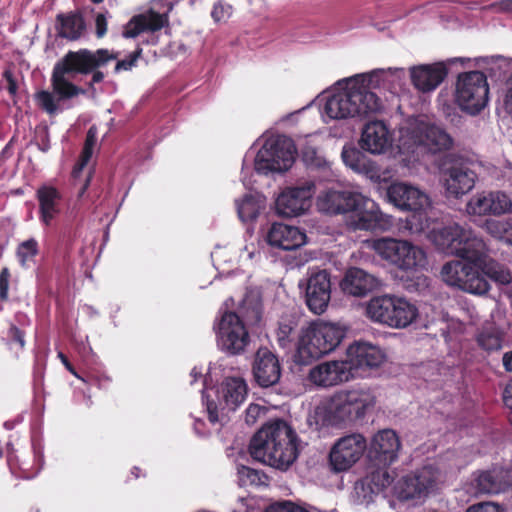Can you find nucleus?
<instances>
[{"label": "nucleus", "mask_w": 512, "mask_h": 512, "mask_svg": "<svg viewBox=\"0 0 512 512\" xmlns=\"http://www.w3.org/2000/svg\"><path fill=\"white\" fill-rule=\"evenodd\" d=\"M380 286L381 281L375 275L356 267L348 269L340 282L342 291L355 297H363Z\"/></svg>", "instance_id": "4be33fe9"}, {"label": "nucleus", "mask_w": 512, "mask_h": 512, "mask_svg": "<svg viewBox=\"0 0 512 512\" xmlns=\"http://www.w3.org/2000/svg\"><path fill=\"white\" fill-rule=\"evenodd\" d=\"M418 479L413 474L403 477L396 486L398 497L402 500L420 498V489L417 487Z\"/></svg>", "instance_id": "ea45409f"}, {"label": "nucleus", "mask_w": 512, "mask_h": 512, "mask_svg": "<svg viewBox=\"0 0 512 512\" xmlns=\"http://www.w3.org/2000/svg\"><path fill=\"white\" fill-rule=\"evenodd\" d=\"M347 225L354 230H373L377 227L380 216L373 201L360 195L355 207L348 211Z\"/></svg>", "instance_id": "393cba45"}, {"label": "nucleus", "mask_w": 512, "mask_h": 512, "mask_svg": "<svg viewBox=\"0 0 512 512\" xmlns=\"http://www.w3.org/2000/svg\"><path fill=\"white\" fill-rule=\"evenodd\" d=\"M116 57L106 49H99L96 52L87 49L69 51L54 66L51 77L53 93L58 96V100L84 94L85 90L71 82L70 79L73 75L76 73L88 74Z\"/></svg>", "instance_id": "7ed1b4c3"}, {"label": "nucleus", "mask_w": 512, "mask_h": 512, "mask_svg": "<svg viewBox=\"0 0 512 512\" xmlns=\"http://www.w3.org/2000/svg\"><path fill=\"white\" fill-rule=\"evenodd\" d=\"M37 251V242L34 239L22 242L17 250L21 265L25 266L26 262L37 254Z\"/></svg>", "instance_id": "de8ad7c7"}, {"label": "nucleus", "mask_w": 512, "mask_h": 512, "mask_svg": "<svg viewBox=\"0 0 512 512\" xmlns=\"http://www.w3.org/2000/svg\"><path fill=\"white\" fill-rule=\"evenodd\" d=\"M478 494H498L512 486V469L493 467L479 471L473 482Z\"/></svg>", "instance_id": "aec40b11"}, {"label": "nucleus", "mask_w": 512, "mask_h": 512, "mask_svg": "<svg viewBox=\"0 0 512 512\" xmlns=\"http://www.w3.org/2000/svg\"><path fill=\"white\" fill-rule=\"evenodd\" d=\"M493 8L501 10V11L512 12V0L501 1L498 4L493 5Z\"/></svg>", "instance_id": "338daca9"}, {"label": "nucleus", "mask_w": 512, "mask_h": 512, "mask_svg": "<svg viewBox=\"0 0 512 512\" xmlns=\"http://www.w3.org/2000/svg\"><path fill=\"white\" fill-rule=\"evenodd\" d=\"M39 105L50 115L57 112L58 106L54 95L48 91H41L36 95Z\"/></svg>", "instance_id": "09e8293b"}, {"label": "nucleus", "mask_w": 512, "mask_h": 512, "mask_svg": "<svg viewBox=\"0 0 512 512\" xmlns=\"http://www.w3.org/2000/svg\"><path fill=\"white\" fill-rule=\"evenodd\" d=\"M141 53H142V49L139 48L130 55L129 59L118 61L115 66V71L118 72L122 69L128 70L131 67H133L135 65L137 59L140 57Z\"/></svg>", "instance_id": "6e6d98bb"}, {"label": "nucleus", "mask_w": 512, "mask_h": 512, "mask_svg": "<svg viewBox=\"0 0 512 512\" xmlns=\"http://www.w3.org/2000/svg\"><path fill=\"white\" fill-rule=\"evenodd\" d=\"M483 272L490 279L500 284H508L511 281V274L509 270L494 261H490L485 264Z\"/></svg>", "instance_id": "37998d69"}, {"label": "nucleus", "mask_w": 512, "mask_h": 512, "mask_svg": "<svg viewBox=\"0 0 512 512\" xmlns=\"http://www.w3.org/2000/svg\"><path fill=\"white\" fill-rule=\"evenodd\" d=\"M366 447V439L360 433H352L339 438L329 452L331 469L335 472L349 470L361 459Z\"/></svg>", "instance_id": "f8f14e48"}, {"label": "nucleus", "mask_w": 512, "mask_h": 512, "mask_svg": "<svg viewBox=\"0 0 512 512\" xmlns=\"http://www.w3.org/2000/svg\"><path fill=\"white\" fill-rule=\"evenodd\" d=\"M298 438L294 430L283 420L263 425L252 437L250 455L279 470H287L298 457Z\"/></svg>", "instance_id": "f03ea898"}, {"label": "nucleus", "mask_w": 512, "mask_h": 512, "mask_svg": "<svg viewBox=\"0 0 512 512\" xmlns=\"http://www.w3.org/2000/svg\"><path fill=\"white\" fill-rule=\"evenodd\" d=\"M463 226L453 223L447 226L434 228L429 232L430 241L440 250L450 249L454 254V249L459 244L460 235Z\"/></svg>", "instance_id": "2f4dec72"}, {"label": "nucleus", "mask_w": 512, "mask_h": 512, "mask_svg": "<svg viewBox=\"0 0 512 512\" xmlns=\"http://www.w3.org/2000/svg\"><path fill=\"white\" fill-rule=\"evenodd\" d=\"M474 162L461 156H450L449 164L443 170L446 191L455 197L466 194L475 185L477 174Z\"/></svg>", "instance_id": "ddd939ff"}, {"label": "nucleus", "mask_w": 512, "mask_h": 512, "mask_svg": "<svg viewBox=\"0 0 512 512\" xmlns=\"http://www.w3.org/2000/svg\"><path fill=\"white\" fill-rule=\"evenodd\" d=\"M447 70L442 63L419 65L410 69L413 85L422 92L434 90L444 80Z\"/></svg>", "instance_id": "c85d7f7f"}, {"label": "nucleus", "mask_w": 512, "mask_h": 512, "mask_svg": "<svg viewBox=\"0 0 512 512\" xmlns=\"http://www.w3.org/2000/svg\"><path fill=\"white\" fill-rule=\"evenodd\" d=\"M296 149L292 139L284 135L266 139L255 158V170L262 174L282 172L291 167Z\"/></svg>", "instance_id": "9d476101"}, {"label": "nucleus", "mask_w": 512, "mask_h": 512, "mask_svg": "<svg viewBox=\"0 0 512 512\" xmlns=\"http://www.w3.org/2000/svg\"><path fill=\"white\" fill-rule=\"evenodd\" d=\"M465 512H504V509L495 502H481L471 505Z\"/></svg>", "instance_id": "864d4df0"}, {"label": "nucleus", "mask_w": 512, "mask_h": 512, "mask_svg": "<svg viewBox=\"0 0 512 512\" xmlns=\"http://www.w3.org/2000/svg\"><path fill=\"white\" fill-rule=\"evenodd\" d=\"M489 252L490 248L483 237L470 227H463L459 244L454 249V255L479 265L488 256Z\"/></svg>", "instance_id": "412c9836"}, {"label": "nucleus", "mask_w": 512, "mask_h": 512, "mask_svg": "<svg viewBox=\"0 0 512 512\" xmlns=\"http://www.w3.org/2000/svg\"><path fill=\"white\" fill-rule=\"evenodd\" d=\"M359 200L360 194L329 190L318 196L317 208L327 214L348 213L351 207L357 205Z\"/></svg>", "instance_id": "a878e982"}, {"label": "nucleus", "mask_w": 512, "mask_h": 512, "mask_svg": "<svg viewBox=\"0 0 512 512\" xmlns=\"http://www.w3.org/2000/svg\"><path fill=\"white\" fill-rule=\"evenodd\" d=\"M488 210L485 191L473 195L466 204V212L470 216H491Z\"/></svg>", "instance_id": "a19ab883"}, {"label": "nucleus", "mask_w": 512, "mask_h": 512, "mask_svg": "<svg viewBox=\"0 0 512 512\" xmlns=\"http://www.w3.org/2000/svg\"><path fill=\"white\" fill-rule=\"evenodd\" d=\"M353 377L351 366L345 361H327L310 369L308 378L316 386L332 387Z\"/></svg>", "instance_id": "a211bd4d"}, {"label": "nucleus", "mask_w": 512, "mask_h": 512, "mask_svg": "<svg viewBox=\"0 0 512 512\" xmlns=\"http://www.w3.org/2000/svg\"><path fill=\"white\" fill-rule=\"evenodd\" d=\"M367 248L374 251L382 260L403 271H415L426 265L425 251L408 240L383 237L366 240Z\"/></svg>", "instance_id": "423d86ee"}, {"label": "nucleus", "mask_w": 512, "mask_h": 512, "mask_svg": "<svg viewBox=\"0 0 512 512\" xmlns=\"http://www.w3.org/2000/svg\"><path fill=\"white\" fill-rule=\"evenodd\" d=\"M135 21L141 23L144 30L158 31L165 26L167 18L164 14L150 11L147 14L135 17Z\"/></svg>", "instance_id": "79ce46f5"}, {"label": "nucleus", "mask_w": 512, "mask_h": 512, "mask_svg": "<svg viewBox=\"0 0 512 512\" xmlns=\"http://www.w3.org/2000/svg\"><path fill=\"white\" fill-rule=\"evenodd\" d=\"M481 228L492 238L512 247V220L511 219H486Z\"/></svg>", "instance_id": "f704fd0d"}, {"label": "nucleus", "mask_w": 512, "mask_h": 512, "mask_svg": "<svg viewBox=\"0 0 512 512\" xmlns=\"http://www.w3.org/2000/svg\"><path fill=\"white\" fill-rule=\"evenodd\" d=\"M366 315L374 322L401 329L416 320L418 309L404 298L383 295L373 297L367 302Z\"/></svg>", "instance_id": "6e6552de"}, {"label": "nucleus", "mask_w": 512, "mask_h": 512, "mask_svg": "<svg viewBox=\"0 0 512 512\" xmlns=\"http://www.w3.org/2000/svg\"><path fill=\"white\" fill-rule=\"evenodd\" d=\"M385 361L383 351L367 342H356L347 349V360L351 366V372L354 369L377 368Z\"/></svg>", "instance_id": "5701e85b"}, {"label": "nucleus", "mask_w": 512, "mask_h": 512, "mask_svg": "<svg viewBox=\"0 0 512 512\" xmlns=\"http://www.w3.org/2000/svg\"><path fill=\"white\" fill-rule=\"evenodd\" d=\"M382 74L373 72L347 80L327 98L324 113L330 119H345L380 111L382 101L373 90L379 87Z\"/></svg>", "instance_id": "f257e3e1"}, {"label": "nucleus", "mask_w": 512, "mask_h": 512, "mask_svg": "<svg viewBox=\"0 0 512 512\" xmlns=\"http://www.w3.org/2000/svg\"><path fill=\"white\" fill-rule=\"evenodd\" d=\"M455 102L469 115L479 114L489 101V84L481 71L460 73L455 84Z\"/></svg>", "instance_id": "1a4fd4ad"}, {"label": "nucleus", "mask_w": 512, "mask_h": 512, "mask_svg": "<svg viewBox=\"0 0 512 512\" xmlns=\"http://www.w3.org/2000/svg\"><path fill=\"white\" fill-rule=\"evenodd\" d=\"M290 501L276 502L265 509L264 512H289Z\"/></svg>", "instance_id": "e2e57ef3"}, {"label": "nucleus", "mask_w": 512, "mask_h": 512, "mask_svg": "<svg viewBox=\"0 0 512 512\" xmlns=\"http://www.w3.org/2000/svg\"><path fill=\"white\" fill-rule=\"evenodd\" d=\"M248 385L242 377H226L219 388L222 410L235 411L246 399Z\"/></svg>", "instance_id": "cd10ccee"}, {"label": "nucleus", "mask_w": 512, "mask_h": 512, "mask_svg": "<svg viewBox=\"0 0 512 512\" xmlns=\"http://www.w3.org/2000/svg\"><path fill=\"white\" fill-rule=\"evenodd\" d=\"M96 34L99 38L103 37L107 31V21L104 14H98L95 19Z\"/></svg>", "instance_id": "680f3d73"}, {"label": "nucleus", "mask_w": 512, "mask_h": 512, "mask_svg": "<svg viewBox=\"0 0 512 512\" xmlns=\"http://www.w3.org/2000/svg\"><path fill=\"white\" fill-rule=\"evenodd\" d=\"M331 298V280L326 270L312 273L305 286V301L308 308L317 315L324 313Z\"/></svg>", "instance_id": "f3484780"}, {"label": "nucleus", "mask_w": 512, "mask_h": 512, "mask_svg": "<svg viewBox=\"0 0 512 512\" xmlns=\"http://www.w3.org/2000/svg\"><path fill=\"white\" fill-rule=\"evenodd\" d=\"M264 201L260 195L246 194L236 201L238 216L242 221H250L257 218L263 208Z\"/></svg>", "instance_id": "4c0bfd02"}, {"label": "nucleus", "mask_w": 512, "mask_h": 512, "mask_svg": "<svg viewBox=\"0 0 512 512\" xmlns=\"http://www.w3.org/2000/svg\"><path fill=\"white\" fill-rule=\"evenodd\" d=\"M268 243L282 250H294L306 241V235L297 227L274 223L267 234Z\"/></svg>", "instance_id": "bb28decb"}, {"label": "nucleus", "mask_w": 512, "mask_h": 512, "mask_svg": "<svg viewBox=\"0 0 512 512\" xmlns=\"http://www.w3.org/2000/svg\"><path fill=\"white\" fill-rule=\"evenodd\" d=\"M362 148L372 154L385 153L392 146V134L382 121H372L365 125L361 136Z\"/></svg>", "instance_id": "b1692460"}, {"label": "nucleus", "mask_w": 512, "mask_h": 512, "mask_svg": "<svg viewBox=\"0 0 512 512\" xmlns=\"http://www.w3.org/2000/svg\"><path fill=\"white\" fill-rule=\"evenodd\" d=\"M37 199L42 221L49 225L54 217L59 213L58 200L60 194L56 188L51 186H41L37 190Z\"/></svg>", "instance_id": "473e14b6"}, {"label": "nucleus", "mask_w": 512, "mask_h": 512, "mask_svg": "<svg viewBox=\"0 0 512 512\" xmlns=\"http://www.w3.org/2000/svg\"><path fill=\"white\" fill-rule=\"evenodd\" d=\"M503 365L507 371H512V351L506 352L503 355Z\"/></svg>", "instance_id": "774afa93"}, {"label": "nucleus", "mask_w": 512, "mask_h": 512, "mask_svg": "<svg viewBox=\"0 0 512 512\" xmlns=\"http://www.w3.org/2000/svg\"><path fill=\"white\" fill-rule=\"evenodd\" d=\"M239 475L241 481L244 484H246L247 482H249L250 484H254L260 480L258 472L248 467H242L239 470Z\"/></svg>", "instance_id": "4d7b16f0"}, {"label": "nucleus", "mask_w": 512, "mask_h": 512, "mask_svg": "<svg viewBox=\"0 0 512 512\" xmlns=\"http://www.w3.org/2000/svg\"><path fill=\"white\" fill-rule=\"evenodd\" d=\"M387 198L395 207L405 211H422L430 206L426 192L405 182L392 183L387 189Z\"/></svg>", "instance_id": "dca6fc26"}, {"label": "nucleus", "mask_w": 512, "mask_h": 512, "mask_svg": "<svg viewBox=\"0 0 512 512\" xmlns=\"http://www.w3.org/2000/svg\"><path fill=\"white\" fill-rule=\"evenodd\" d=\"M503 106L505 111L512 116V74L506 81V92L504 96Z\"/></svg>", "instance_id": "bf43d9fd"}, {"label": "nucleus", "mask_w": 512, "mask_h": 512, "mask_svg": "<svg viewBox=\"0 0 512 512\" xmlns=\"http://www.w3.org/2000/svg\"><path fill=\"white\" fill-rule=\"evenodd\" d=\"M345 331L334 323L315 322L303 330L294 362L307 365L335 350L344 338Z\"/></svg>", "instance_id": "39448f33"}, {"label": "nucleus", "mask_w": 512, "mask_h": 512, "mask_svg": "<svg viewBox=\"0 0 512 512\" xmlns=\"http://www.w3.org/2000/svg\"><path fill=\"white\" fill-rule=\"evenodd\" d=\"M364 166L365 168H363V170H360L359 172L364 173L371 180L375 182L387 180V173L381 172L380 169L374 163L367 160Z\"/></svg>", "instance_id": "3c124183"}, {"label": "nucleus", "mask_w": 512, "mask_h": 512, "mask_svg": "<svg viewBox=\"0 0 512 512\" xmlns=\"http://www.w3.org/2000/svg\"><path fill=\"white\" fill-rule=\"evenodd\" d=\"M252 372L255 381L261 387L275 385L281 376V367L277 356L267 347H260L254 356Z\"/></svg>", "instance_id": "6ab92c4d"}, {"label": "nucleus", "mask_w": 512, "mask_h": 512, "mask_svg": "<svg viewBox=\"0 0 512 512\" xmlns=\"http://www.w3.org/2000/svg\"><path fill=\"white\" fill-rule=\"evenodd\" d=\"M491 216H502L512 212V199L502 191H485Z\"/></svg>", "instance_id": "58836bf2"}, {"label": "nucleus", "mask_w": 512, "mask_h": 512, "mask_svg": "<svg viewBox=\"0 0 512 512\" xmlns=\"http://www.w3.org/2000/svg\"><path fill=\"white\" fill-rule=\"evenodd\" d=\"M268 408L258 403H251L245 410L244 421L247 425H254L258 420L265 418Z\"/></svg>", "instance_id": "49530a36"}, {"label": "nucleus", "mask_w": 512, "mask_h": 512, "mask_svg": "<svg viewBox=\"0 0 512 512\" xmlns=\"http://www.w3.org/2000/svg\"><path fill=\"white\" fill-rule=\"evenodd\" d=\"M217 336L220 346L230 354H240L249 343V334L240 316L233 312L222 315Z\"/></svg>", "instance_id": "4468645a"}, {"label": "nucleus", "mask_w": 512, "mask_h": 512, "mask_svg": "<svg viewBox=\"0 0 512 512\" xmlns=\"http://www.w3.org/2000/svg\"><path fill=\"white\" fill-rule=\"evenodd\" d=\"M302 154L303 160L308 166L320 168L325 165V160L313 147H305Z\"/></svg>", "instance_id": "8fccbe9b"}, {"label": "nucleus", "mask_w": 512, "mask_h": 512, "mask_svg": "<svg viewBox=\"0 0 512 512\" xmlns=\"http://www.w3.org/2000/svg\"><path fill=\"white\" fill-rule=\"evenodd\" d=\"M440 277L447 285L468 293L481 295L489 290L479 265L461 258L446 262L441 268Z\"/></svg>", "instance_id": "9b49d317"}, {"label": "nucleus", "mask_w": 512, "mask_h": 512, "mask_svg": "<svg viewBox=\"0 0 512 512\" xmlns=\"http://www.w3.org/2000/svg\"><path fill=\"white\" fill-rule=\"evenodd\" d=\"M400 133V145L407 151L422 147L428 152L437 153L453 145L451 136L444 129L423 118L410 119Z\"/></svg>", "instance_id": "0eeeda50"}, {"label": "nucleus", "mask_w": 512, "mask_h": 512, "mask_svg": "<svg viewBox=\"0 0 512 512\" xmlns=\"http://www.w3.org/2000/svg\"><path fill=\"white\" fill-rule=\"evenodd\" d=\"M57 23L58 35L71 41L79 39L85 31L83 18L78 14H60Z\"/></svg>", "instance_id": "72a5a7b5"}, {"label": "nucleus", "mask_w": 512, "mask_h": 512, "mask_svg": "<svg viewBox=\"0 0 512 512\" xmlns=\"http://www.w3.org/2000/svg\"><path fill=\"white\" fill-rule=\"evenodd\" d=\"M313 182H305L301 186L286 188L276 200V210L284 217H295L306 212L311 206L314 194Z\"/></svg>", "instance_id": "2eb2a0df"}, {"label": "nucleus", "mask_w": 512, "mask_h": 512, "mask_svg": "<svg viewBox=\"0 0 512 512\" xmlns=\"http://www.w3.org/2000/svg\"><path fill=\"white\" fill-rule=\"evenodd\" d=\"M400 449V440L391 429L378 432L372 440L371 450L377 454L379 461L389 464L397 458Z\"/></svg>", "instance_id": "7c9ffc66"}, {"label": "nucleus", "mask_w": 512, "mask_h": 512, "mask_svg": "<svg viewBox=\"0 0 512 512\" xmlns=\"http://www.w3.org/2000/svg\"><path fill=\"white\" fill-rule=\"evenodd\" d=\"M96 135H97L96 127L95 126L90 127L87 132L84 149H83V152L81 155V156H84V162L89 161L92 156L93 148L96 143Z\"/></svg>", "instance_id": "603ef678"}, {"label": "nucleus", "mask_w": 512, "mask_h": 512, "mask_svg": "<svg viewBox=\"0 0 512 512\" xmlns=\"http://www.w3.org/2000/svg\"><path fill=\"white\" fill-rule=\"evenodd\" d=\"M207 412H208L209 420L212 423H216V422L220 421L219 411H218L217 405L214 402L207 403Z\"/></svg>", "instance_id": "0e129e2a"}, {"label": "nucleus", "mask_w": 512, "mask_h": 512, "mask_svg": "<svg viewBox=\"0 0 512 512\" xmlns=\"http://www.w3.org/2000/svg\"><path fill=\"white\" fill-rule=\"evenodd\" d=\"M240 318L249 324H257L261 320L262 303L260 293L256 290L248 291L239 307Z\"/></svg>", "instance_id": "c9c22d12"}, {"label": "nucleus", "mask_w": 512, "mask_h": 512, "mask_svg": "<svg viewBox=\"0 0 512 512\" xmlns=\"http://www.w3.org/2000/svg\"><path fill=\"white\" fill-rule=\"evenodd\" d=\"M231 11V6L217 3L214 5L211 15L216 22H221L230 17Z\"/></svg>", "instance_id": "5fc2aeb1"}, {"label": "nucleus", "mask_w": 512, "mask_h": 512, "mask_svg": "<svg viewBox=\"0 0 512 512\" xmlns=\"http://www.w3.org/2000/svg\"><path fill=\"white\" fill-rule=\"evenodd\" d=\"M131 24H134V27L129 28L124 32V37H126V38H134L137 35H139L142 31H144V28H142L141 23H137L135 21V18L133 19Z\"/></svg>", "instance_id": "69168bd1"}, {"label": "nucleus", "mask_w": 512, "mask_h": 512, "mask_svg": "<svg viewBox=\"0 0 512 512\" xmlns=\"http://www.w3.org/2000/svg\"><path fill=\"white\" fill-rule=\"evenodd\" d=\"M10 272L8 268H3L0 273V298L7 299Z\"/></svg>", "instance_id": "13d9d810"}, {"label": "nucleus", "mask_w": 512, "mask_h": 512, "mask_svg": "<svg viewBox=\"0 0 512 512\" xmlns=\"http://www.w3.org/2000/svg\"><path fill=\"white\" fill-rule=\"evenodd\" d=\"M342 159L347 166L357 172L365 168L364 164L367 161L359 150L351 147H345L343 149Z\"/></svg>", "instance_id": "a18cd8bd"}, {"label": "nucleus", "mask_w": 512, "mask_h": 512, "mask_svg": "<svg viewBox=\"0 0 512 512\" xmlns=\"http://www.w3.org/2000/svg\"><path fill=\"white\" fill-rule=\"evenodd\" d=\"M504 332L494 324L484 325L477 334L478 345L487 352L502 348Z\"/></svg>", "instance_id": "e433bc0d"}, {"label": "nucleus", "mask_w": 512, "mask_h": 512, "mask_svg": "<svg viewBox=\"0 0 512 512\" xmlns=\"http://www.w3.org/2000/svg\"><path fill=\"white\" fill-rule=\"evenodd\" d=\"M422 483L426 486L428 494L437 489L441 481V473L433 466H424L419 469Z\"/></svg>", "instance_id": "c03bdc74"}, {"label": "nucleus", "mask_w": 512, "mask_h": 512, "mask_svg": "<svg viewBox=\"0 0 512 512\" xmlns=\"http://www.w3.org/2000/svg\"><path fill=\"white\" fill-rule=\"evenodd\" d=\"M294 330V326L291 322L281 323L278 328V339L280 342H284L289 339L291 333Z\"/></svg>", "instance_id": "052dcab7"}, {"label": "nucleus", "mask_w": 512, "mask_h": 512, "mask_svg": "<svg viewBox=\"0 0 512 512\" xmlns=\"http://www.w3.org/2000/svg\"><path fill=\"white\" fill-rule=\"evenodd\" d=\"M391 479L387 471H376L355 483V494L361 504L373 501L385 487L390 485Z\"/></svg>", "instance_id": "c756f323"}, {"label": "nucleus", "mask_w": 512, "mask_h": 512, "mask_svg": "<svg viewBox=\"0 0 512 512\" xmlns=\"http://www.w3.org/2000/svg\"><path fill=\"white\" fill-rule=\"evenodd\" d=\"M375 403L376 397L370 388L342 390L318 406L316 415L322 425L340 426L363 418Z\"/></svg>", "instance_id": "20e7f679"}]
</instances>
